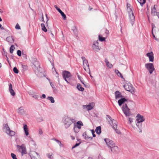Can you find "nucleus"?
I'll return each mask as SVG.
<instances>
[{"label": "nucleus", "instance_id": "58", "mask_svg": "<svg viewBox=\"0 0 159 159\" xmlns=\"http://www.w3.org/2000/svg\"><path fill=\"white\" fill-rule=\"evenodd\" d=\"M105 33L107 34H109V31L107 30V29L106 30Z\"/></svg>", "mask_w": 159, "mask_h": 159}, {"label": "nucleus", "instance_id": "4", "mask_svg": "<svg viewBox=\"0 0 159 159\" xmlns=\"http://www.w3.org/2000/svg\"><path fill=\"white\" fill-rule=\"evenodd\" d=\"M70 73L68 71L64 70L62 72V76L64 80L68 83H70L68 81V80L71 76Z\"/></svg>", "mask_w": 159, "mask_h": 159}, {"label": "nucleus", "instance_id": "29", "mask_svg": "<svg viewBox=\"0 0 159 159\" xmlns=\"http://www.w3.org/2000/svg\"><path fill=\"white\" fill-rule=\"evenodd\" d=\"M115 72L119 77H120L121 78H123V76L118 70L116 69L115 70Z\"/></svg>", "mask_w": 159, "mask_h": 159}, {"label": "nucleus", "instance_id": "45", "mask_svg": "<svg viewBox=\"0 0 159 159\" xmlns=\"http://www.w3.org/2000/svg\"><path fill=\"white\" fill-rule=\"evenodd\" d=\"M15 28L16 29L20 30V27L18 24H17L15 26Z\"/></svg>", "mask_w": 159, "mask_h": 159}, {"label": "nucleus", "instance_id": "52", "mask_svg": "<svg viewBox=\"0 0 159 159\" xmlns=\"http://www.w3.org/2000/svg\"><path fill=\"white\" fill-rule=\"evenodd\" d=\"M32 97L33 98H34L36 99L38 98L39 96L38 95H34L32 96Z\"/></svg>", "mask_w": 159, "mask_h": 159}, {"label": "nucleus", "instance_id": "36", "mask_svg": "<svg viewBox=\"0 0 159 159\" xmlns=\"http://www.w3.org/2000/svg\"><path fill=\"white\" fill-rule=\"evenodd\" d=\"M99 40L101 41H103L105 40V38L101 36L100 35H99Z\"/></svg>", "mask_w": 159, "mask_h": 159}, {"label": "nucleus", "instance_id": "59", "mask_svg": "<svg viewBox=\"0 0 159 159\" xmlns=\"http://www.w3.org/2000/svg\"><path fill=\"white\" fill-rule=\"evenodd\" d=\"M49 82L51 86L52 87V88H53L54 85L52 84L51 82Z\"/></svg>", "mask_w": 159, "mask_h": 159}, {"label": "nucleus", "instance_id": "39", "mask_svg": "<svg viewBox=\"0 0 159 159\" xmlns=\"http://www.w3.org/2000/svg\"><path fill=\"white\" fill-rule=\"evenodd\" d=\"M85 135V139H93V137H89L87 136V135H86V134H85L84 133L83 134V135L84 136V135Z\"/></svg>", "mask_w": 159, "mask_h": 159}, {"label": "nucleus", "instance_id": "28", "mask_svg": "<svg viewBox=\"0 0 159 159\" xmlns=\"http://www.w3.org/2000/svg\"><path fill=\"white\" fill-rule=\"evenodd\" d=\"M77 88L79 91L83 92L84 90V89L82 87L81 85L80 84H77Z\"/></svg>", "mask_w": 159, "mask_h": 159}, {"label": "nucleus", "instance_id": "55", "mask_svg": "<svg viewBox=\"0 0 159 159\" xmlns=\"http://www.w3.org/2000/svg\"><path fill=\"white\" fill-rule=\"evenodd\" d=\"M129 121L130 123L132 122L133 121L132 119L131 118H129Z\"/></svg>", "mask_w": 159, "mask_h": 159}, {"label": "nucleus", "instance_id": "17", "mask_svg": "<svg viewBox=\"0 0 159 159\" xmlns=\"http://www.w3.org/2000/svg\"><path fill=\"white\" fill-rule=\"evenodd\" d=\"M98 45V43L97 42H94L92 46V48L95 51H98L100 50Z\"/></svg>", "mask_w": 159, "mask_h": 159}, {"label": "nucleus", "instance_id": "31", "mask_svg": "<svg viewBox=\"0 0 159 159\" xmlns=\"http://www.w3.org/2000/svg\"><path fill=\"white\" fill-rule=\"evenodd\" d=\"M47 99L51 101V102L52 103L54 102V98L52 97H48L47 98Z\"/></svg>", "mask_w": 159, "mask_h": 159}, {"label": "nucleus", "instance_id": "6", "mask_svg": "<svg viewBox=\"0 0 159 159\" xmlns=\"http://www.w3.org/2000/svg\"><path fill=\"white\" fill-rule=\"evenodd\" d=\"M122 110L126 116H129L130 113L129 111V109L128 108L126 104H124L122 107Z\"/></svg>", "mask_w": 159, "mask_h": 159}, {"label": "nucleus", "instance_id": "1", "mask_svg": "<svg viewBox=\"0 0 159 159\" xmlns=\"http://www.w3.org/2000/svg\"><path fill=\"white\" fill-rule=\"evenodd\" d=\"M75 120L69 117L66 118L63 120L64 125L66 129L68 128L73 123H75Z\"/></svg>", "mask_w": 159, "mask_h": 159}, {"label": "nucleus", "instance_id": "3", "mask_svg": "<svg viewBox=\"0 0 159 159\" xmlns=\"http://www.w3.org/2000/svg\"><path fill=\"white\" fill-rule=\"evenodd\" d=\"M4 128L6 129V133L8 134L9 136H13L15 135V132L11 130L7 124H6L5 125H4Z\"/></svg>", "mask_w": 159, "mask_h": 159}, {"label": "nucleus", "instance_id": "54", "mask_svg": "<svg viewBox=\"0 0 159 159\" xmlns=\"http://www.w3.org/2000/svg\"><path fill=\"white\" fill-rule=\"evenodd\" d=\"M22 66L23 69L26 70L27 69V66L22 65Z\"/></svg>", "mask_w": 159, "mask_h": 159}, {"label": "nucleus", "instance_id": "47", "mask_svg": "<svg viewBox=\"0 0 159 159\" xmlns=\"http://www.w3.org/2000/svg\"><path fill=\"white\" fill-rule=\"evenodd\" d=\"M57 142L59 144L60 147L63 146V144L61 143V142L59 140H57Z\"/></svg>", "mask_w": 159, "mask_h": 159}, {"label": "nucleus", "instance_id": "41", "mask_svg": "<svg viewBox=\"0 0 159 159\" xmlns=\"http://www.w3.org/2000/svg\"><path fill=\"white\" fill-rule=\"evenodd\" d=\"M9 92L12 96H14L15 95V93L13 89L9 90Z\"/></svg>", "mask_w": 159, "mask_h": 159}, {"label": "nucleus", "instance_id": "34", "mask_svg": "<svg viewBox=\"0 0 159 159\" xmlns=\"http://www.w3.org/2000/svg\"><path fill=\"white\" fill-rule=\"evenodd\" d=\"M72 30L73 31L75 35H76L77 32L76 31L77 29H76V27L75 26H73L72 28Z\"/></svg>", "mask_w": 159, "mask_h": 159}, {"label": "nucleus", "instance_id": "14", "mask_svg": "<svg viewBox=\"0 0 159 159\" xmlns=\"http://www.w3.org/2000/svg\"><path fill=\"white\" fill-rule=\"evenodd\" d=\"M111 151L113 153H117L119 152L118 147L115 144L110 148Z\"/></svg>", "mask_w": 159, "mask_h": 159}, {"label": "nucleus", "instance_id": "62", "mask_svg": "<svg viewBox=\"0 0 159 159\" xmlns=\"http://www.w3.org/2000/svg\"><path fill=\"white\" fill-rule=\"evenodd\" d=\"M56 75H56V77H58V76H59L58 74L56 71Z\"/></svg>", "mask_w": 159, "mask_h": 159}, {"label": "nucleus", "instance_id": "20", "mask_svg": "<svg viewBox=\"0 0 159 159\" xmlns=\"http://www.w3.org/2000/svg\"><path fill=\"white\" fill-rule=\"evenodd\" d=\"M23 128L25 134L26 136H28L29 134V133L27 125H24Z\"/></svg>", "mask_w": 159, "mask_h": 159}, {"label": "nucleus", "instance_id": "61", "mask_svg": "<svg viewBox=\"0 0 159 159\" xmlns=\"http://www.w3.org/2000/svg\"><path fill=\"white\" fill-rule=\"evenodd\" d=\"M77 128H78L79 129H80L81 128V126L80 125H77Z\"/></svg>", "mask_w": 159, "mask_h": 159}, {"label": "nucleus", "instance_id": "63", "mask_svg": "<svg viewBox=\"0 0 159 159\" xmlns=\"http://www.w3.org/2000/svg\"><path fill=\"white\" fill-rule=\"evenodd\" d=\"M77 129V128H76L75 127H74V130L75 132H77L78 131L76 130V129Z\"/></svg>", "mask_w": 159, "mask_h": 159}, {"label": "nucleus", "instance_id": "8", "mask_svg": "<svg viewBox=\"0 0 159 159\" xmlns=\"http://www.w3.org/2000/svg\"><path fill=\"white\" fill-rule=\"evenodd\" d=\"M130 11H129V17L130 21L132 25H133V22L135 21V16H134L133 11L131 9H130Z\"/></svg>", "mask_w": 159, "mask_h": 159}, {"label": "nucleus", "instance_id": "42", "mask_svg": "<svg viewBox=\"0 0 159 159\" xmlns=\"http://www.w3.org/2000/svg\"><path fill=\"white\" fill-rule=\"evenodd\" d=\"M11 156L13 159H17L16 155L13 153H11Z\"/></svg>", "mask_w": 159, "mask_h": 159}, {"label": "nucleus", "instance_id": "43", "mask_svg": "<svg viewBox=\"0 0 159 159\" xmlns=\"http://www.w3.org/2000/svg\"><path fill=\"white\" fill-rule=\"evenodd\" d=\"M77 125H78L83 126V123L80 121H79L78 122H77Z\"/></svg>", "mask_w": 159, "mask_h": 159}, {"label": "nucleus", "instance_id": "50", "mask_svg": "<svg viewBox=\"0 0 159 159\" xmlns=\"http://www.w3.org/2000/svg\"><path fill=\"white\" fill-rule=\"evenodd\" d=\"M116 131V132L118 134H120V131L118 129H117V128L115 130Z\"/></svg>", "mask_w": 159, "mask_h": 159}, {"label": "nucleus", "instance_id": "57", "mask_svg": "<svg viewBox=\"0 0 159 159\" xmlns=\"http://www.w3.org/2000/svg\"><path fill=\"white\" fill-rule=\"evenodd\" d=\"M46 16L47 19V21H46V24L47 25H48V23H47V22H48V20H49V19L48 18V16H47V15L46 14Z\"/></svg>", "mask_w": 159, "mask_h": 159}, {"label": "nucleus", "instance_id": "37", "mask_svg": "<svg viewBox=\"0 0 159 159\" xmlns=\"http://www.w3.org/2000/svg\"><path fill=\"white\" fill-rule=\"evenodd\" d=\"M47 156L48 158L50 159H53V157L52 156V153H48L47 154Z\"/></svg>", "mask_w": 159, "mask_h": 159}, {"label": "nucleus", "instance_id": "5", "mask_svg": "<svg viewBox=\"0 0 159 159\" xmlns=\"http://www.w3.org/2000/svg\"><path fill=\"white\" fill-rule=\"evenodd\" d=\"M123 86L125 89L127 91L130 92L132 93H134V88L131 84H126Z\"/></svg>", "mask_w": 159, "mask_h": 159}, {"label": "nucleus", "instance_id": "44", "mask_svg": "<svg viewBox=\"0 0 159 159\" xmlns=\"http://www.w3.org/2000/svg\"><path fill=\"white\" fill-rule=\"evenodd\" d=\"M17 53L19 56H20L21 55V51L19 50H17Z\"/></svg>", "mask_w": 159, "mask_h": 159}, {"label": "nucleus", "instance_id": "64", "mask_svg": "<svg viewBox=\"0 0 159 159\" xmlns=\"http://www.w3.org/2000/svg\"><path fill=\"white\" fill-rule=\"evenodd\" d=\"M156 15H157V16H158V18L159 19V12H158L156 13Z\"/></svg>", "mask_w": 159, "mask_h": 159}, {"label": "nucleus", "instance_id": "60", "mask_svg": "<svg viewBox=\"0 0 159 159\" xmlns=\"http://www.w3.org/2000/svg\"><path fill=\"white\" fill-rule=\"evenodd\" d=\"M80 144V143H76L75 146V147H76L77 146H79V145Z\"/></svg>", "mask_w": 159, "mask_h": 159}, {"label": "nucleus", "instance_id": "22", "mask_svg": "<svg viewBox=\"0 0 159 159\" xmlns=\"http://www.w3.org/2000/svg\"><path fill=\"white\" fill-rule=\"evenodd\" d=\"M127 101V100L125 98H121L118 101V103L120 106H121L125 102Z\"/></svg>", "mask_w": 159, "mask_h": 159}, {"label": "nucleus", "instance_id": "7", "mask_svg": "<svg viewBox=\"0 0 159 159\" xmlns=\"http://www.w3.org/2000/svg\"><path fill=\"white\" fill-rule=\"evenodd\" d=\"M145 66L149 71L150 74H151L155 70L153 65L152 63H148L146 64L145 65Z\"/></svg>", "mask_w": 159, "mask_h": 159}, {"label": "nucleus", "instance_id": "16", "mask_svg": "<svg viewBox=\"0 0 159 159\" xmlns=\"http://www.w3.org/2000/svg\"><path fill=\"white\" fill-rule=\"evenodd\" d=\"M31 159H38L40 158V156L39 153L35 152H34L30 155Z\"/></svg>", "mask_w": 159, "mask_h": 159}, {"label": "nucleus", "instance_id": "19", "mask_svg": "<svg viewBox=\"0 0 159 159\" xmlns=\"http://www.w3.org/2000/svg\"><path fill=\"white\" fill-rule=\"evenodd\" d=\"M147 56L149 57V61L152 62L154 60L153 54L152 52H148L147 54Z\"/></svg>", "mask_w": 159, "mask_h": 159}, {"label": "nucleus", "instance_id": "33", "mask_svg": "<svg viewBox=\"0 0 159 159\" xmlns=\"http://www.w3.org/2000/svg\"><path fill=\"white\" fill-rule=\"evenodd\" d=\"M137 1L142 6H143L146 1V0H137Z\"/></svg>", "mask_w": 159, "mask_h": 159}, {"label": "nucleus", "instance_id": "38", "mask_svg": "<svg viewBox=\"0 0 159 159\" xmlns=\"http://www.w3.org/2000/svg\"><path fill=\"white\" fill-rule=\"evenodd\" d=\"M13 70L14 72L16 74H18L19 73V70L16 67H14L13 68Z\"/></svg>", "mask_w": 159, "mask_h": 159}, {"label": "nucleus", "instance_id": "23", "mask_svg": "<svg viewBox=\"0 0 159 159\" xmlns=\"http://www.w3.org/2000/svg\"><path fill=\"white\" fill-rule=\"evenodd\" d=\"M155 5L154 6V7L151 8V14L152 16H155L156 15L157 12V10L155 7Z\"/></svg>", "mask_w": 159, "mask_h": 159}, {"label": "nucleus", "instance_id": "9", "mask_svg": "<svg viewBox=\"0 0 159 159\" xmlns=\"http://www.w3.org/2000/svg\"><path fill=\"white\" fill-rule=\"evenodd\" d=\"M104 141L109 148H110L115 144L113 141L109 139H105Z\"/></svg>", "mask_w": 159, "mask_h": 159}, {"label": "nucleus", "instance_id": "27", "mask_svg": "<svg viewBox=\"0 0 159 159\" xmlns=\"http://www.w3.org/2000/svg\"><path fill=\"white\" fill-rule=\"evenodd\" d=\"M6 40L9 43H12L13 42L14 39L12 36H9L7 37Z\"/></svg>", "mask_w": 159, "mask_h": 159}, {"label": "nucleus", "instance_id": "51", "mask_svg": "<svg viewBox=\"0 0 159 159\" xmlns=\"http://www.w3.org/2000/svg\"><path fill=\"white\" fill-rule=\"evenodd\" d=\"M78 77L80 81L83 79V78L79 75H78Z\"/></svg>", "mask_w": 159, "mask_h": 159}, {"label": "nucleus", "instance_id": "48", "mask_svg": "<svg viewBox=\"0 0 159 159\" xmlns=\"http://www.w3.org/2000/svg\"><path fill=\"white\" fill-rule=\"evenodd\" d=\"M9 91L11 90L12 89V85L10 83V84H9Z\"/></svg>", "mask_w": 159, "mask_h": 159}, {"label": "nucleus", "instance_id": "21", "mask_svg": "<svg viewBox=\"0 0 159 159\" xmlns=\"http://www.w3.org/2000/svg\"><path fill=\"white\" fill-rule=\"evenodd\" d=\"M115 98L117 99L120 98H122L123 96L121 95V93L118 91H117L115 92Z\"/></svg>", "mask_w": 159, "mask_h": 159}, {"label": "nucleus", "instance_id": "56", "mask_svg": "<svg viewBox=\"0 0 159 159\" xmlns=\"http://www.w3.org/2000/svg\"><path fill=\"white\" fill-rule=\"evenodd\" d=\"M42 97H41V98H46V96L44 94H43L42 96Z\"/></svg>", "mask_w": 159, "mask_h": 159}, {"label": "nucleus", "instance_id": "10", "mask_svg": "<svg viewBox=\"0 0 159 159\" xmlns=\"http://www.w3.org/2000/svg\"><path fill=\"white\" fill-rule=\"evenodd\" d=\"M94 103L93 102L89 103V105H84L83 106V109H86L87 110H92L94 106Z\"/></svg>", "mask_w": 159, "mask_h": 159}, {"label": "nucleus", "instance_id": "12", "mask_svg": "<svg viewBox=\"0 0 159 159\" xmlns=\"http://www.w3.org/2000/svg\"><path fill=\"white\" fill-rule=\"evenodd\" d=\"M34 69L35 70H37L39 72H40L41 68L40 67L39 63L38 61H35L33 63Z\"/></svg>", "mask_w": 159, "mask_h": 159}, {"label": "nucleus", "instance_id": "53", "mask_svg": "<svg viewBox=\"0 0 159 159\" xmlns=\"http://www.w3.org/2000/svg\"><path fill=\"white\" fill-rule=\"evenodd\" d=\"M39 133L40 134H42L43 133V132L41 129H39Z\"/></svg>", "mask_w": 159, "mask_h": 159}, {"label": "nucleus", "instance_id": "35", "mask_svg": "<svg viewBox=\"0 0 159 159\" xmlns=\"http://www.w3.org/2000/svg\"><path fill=\"white\" fill-rule=\"evenodd\" d=\"M15 49V47L13 45H11L10 49V52L11 53H12L13 52V51Z\"/></svg>", "mask_w": 159, "mask_h": 159}, {"label": "nucleus", "instance_id": "40", "mask_svg": "<svg viewBox=\"0 0 159 159\" xmlns=\"http://www.w3.org/2000/svg\"><path fill=\"white\" fill-rule=\"evenodd\" d=\"M85 135V139H93V137H89L87 136V135H86V134H85L84 133L83 134V135L84 136V135Z\"/></svg>", "mask_w": 159, "mask_h": 159}, {"label": "nucleus", "instance_id": "2", "mask_svg": "<svg viewBox=\"0 0 159 159\" xmlns=\"http://www.w3.org/2000/svg\"><path fill=\"white\" fill-rule=\"evenodd\" d=\"M17 148L18 151L21 153L22 156L27 153L26 148L25 144H23L21 145H17Z\"/></svg>", "mask_w": 159, "mask_h": 159}, {"label": "nucleus", "instance_id": "30", "mask_svg": "<svg viewBox=\"0 0 159 159\" xmlns=\"http://www.w3.org/2000/svg\"><path fill=\"white\" fill-rule=\"evenodd\" d=\"M41 26L42 30L45 32H47V30L44 24L43 23H42L41 25Z\"/></svg>", "mask_w": 159, "mask_h": 159}, {"label": "nucleus", "instance_id": "24", "mask_svg": "<svg viewBox=\"0 0 159 159\" xmlns=\"http://www.w3.org/2000/svg\"><path fill=\"white\" fill-rule=\"evenodd\" d=\"M18 112L20 115H23L24 114V111L22 107H21L18 109Z\"/></svg>", "mask_w": 159, "mask_h": 159}, {"label": "nucleus", "instance_id": "32", "mask_svg": "<svg viewBox=\"0 0 159 159\" xmlns=\"http://www.w3.org/2000/svg\"><path fill=\"white\" fill-rule=\"evenodd\" d=\"M139 123H137L136 122V125L139 128V129L140 130L139 132L140 133L142 132V124H139Z\"/></svg>", "mask_w": 159, "mask_h": 159}, {"label": "nucleus", "instance_id": "13", "mask_svg": "<svg viewBox=\"0 0 159 159\" xmlns=\"http://www.w3.org/2000/svg\"><path fill=\"white\" fill-rule=\"evenodd\" d=\"M81 58L83 61V66L84 70H86L85 68L86 66L89 69V66L88 61L84 57H82Z\"/></svg>", "mask_w": 159, "mask_h": 159}, {"label": "nucleus", "instance_id": "25", "mask_svg": "<svg viewBox=\"0 0 159 159\" xmlns=\"http://www.w3.org/2000/svg\"><path fill=\"white\" fill-rule=\"evenodd\" d=\"M95 131L97 134H100L101 133V128L100 126H99L96 127L95 129Z\"/></svg>", "mask_w": 159, "mask_h": 159}, {"label": "nucleus", "instance_id": "11", "mask_svg": "<svg viewBox=\"0 0 159 159\" xmlns=\"http://www.w3.org/2000/svg\"><path fill=\"white\" fill-rule=\"evenodd\" d=\"M136 117L137 118L136 119L137 123H140L143 122L145 120V119L144 118L143 116L139 114L137 115Z\"/></svg>", "mask_w": 159, "mask_h": 159}, {"label": "nucleus", "instance_id": "26", "mask_svg": "<svg viewBox=\"0 0 159 159\" xmlns=\"http://www.w3.org/2000/svg\"><path fill=\"white\" fill-rule=\"evenodd\" d=\"M105 62L106 63V65L108 67H109L110 68H111L113 67L112 65L107 60V59H105Z\"/></svg>", "mask_w": 159, "mask_h": 159}, {"label": "nucleus", "instance_id": "18", "mask_svg": "<svg viewBox=\"0 0 159 159\" xmlns=\"http://www.w3.org/2000/svg\"><path fill=\"white\" fill-rule=\"evenodd\" d=\"M111 122H110V124L111 125L113 128L115 130L117 128V121L116 120H111Z\"/></svg>", "mask_w": 159, "mask_h": 159}, {"label": "nucleus", "instance_id": "15", "mask_svg": "<svg viewBox=\"0 0 159 159\" xmlns=\"http://www.w3.org/2000/svg\"><path fill=\"white\" fill-rule=\"evenodd\" d=\"M54 7L61 14L62 16L63 19L65 20L66 19V15L59 8H58L57 6L55 5L54 6Z\"/></svg>", "mask_w": 159, "mask_h": 159}, {"label": "nucleus", "instance_id": "49", "mask_svg": "<svg viewBox=\"0 0 159 159\" xmlns=\"http://www.w3.org/2000/svg\"><path fill=\"white\" fill-rule=\"evenodd\" d=\"M37 121L39 122H41V121H43V118H38L37 119Z\"/></svg>", "mask_w": 159, "mask_h": 159}, {"label": "nucleus", "instance_id": "46", "mask_svg": "<svg viewBox=\"0 0 159 159\" xmlns=\"http://www.w3.org/2000/svg\"><path fill=\"white\" fill-rule=\"evenodd\" d=\"M152 30H153V28H156V26H155V25L154 24H153V23H152ZM152 34H153V37H155V36L153 35V32H152Z\"/></svg>", "mask_w": 159, "mask_h": 159}]
</instances>
